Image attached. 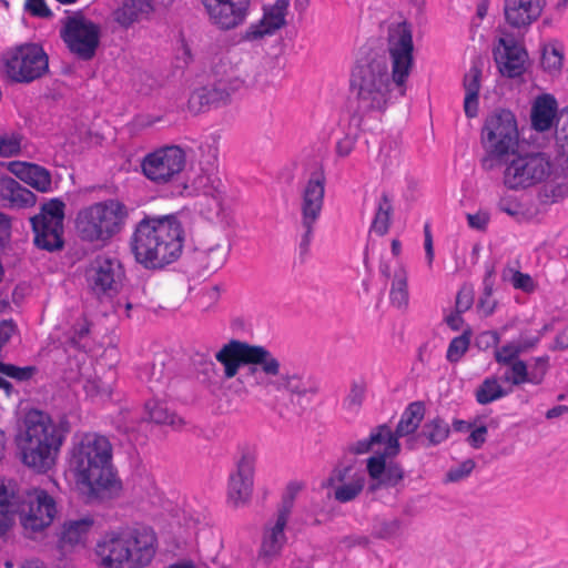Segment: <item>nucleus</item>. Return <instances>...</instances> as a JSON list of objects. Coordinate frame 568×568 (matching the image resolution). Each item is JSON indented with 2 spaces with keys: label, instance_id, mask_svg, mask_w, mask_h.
<instances>
[{
  "label": "nucleus",
  "instance_id": "1",
  "mask_svg": "<svg viewBox=\"0 0 568 568\" xmlns=\"http://www.w3.org/2000/svg\"><path fill=\"white\" fill-rule=\"evenodd\" d=\"M388 45H375L367 42L361 47L356 64L351 74L349 98L351 120L361 126L366 115L384 112L390 101V87L398 88L405 95V83L414 63V43L412 27L400 22L389 28Z\"/></svg>",
  "mask_w": 568,
  "mask_h": 568
},
{
  "label": "nucleus",
  "instance_id": "2",
  "mask_svg": "<svg viewBox=\"0 0 568 568\" xmlns=\"http://www.w3.org/2000/svg\"><path fill=\"white\" fill-rule=\"evenodd\" d=\"M184 227L178 213L145 214L134 226L130 248L145 270L161 271L182 257L184 273L203 276L220 270L229 248L215 244L207 248L190 247L183 253Z\"/></svg>",
  "mask_w": 568,
  "mask_h": 568
},
{
  "label": "nucleus",
  "instance_id": "3",
  "mask_svg": "<svg viewBox=\"0 0 568 568\" xmlns=\"http://www.w3.org/2000/svg\"><path fill=\"white\" fill-rule=\"evenodd\" d=\"M67 463L84 504L100 505L120 497L123 485L113 465V448L108 437L84 434L72 444Z\"/></svg>",
  "mask_w": 568,
  "mask_h": 568
},
{
  "label": "nucleus",
  "instance_id": "4",
  "mask_svg": "<svg viewBox=\"0 0 568 568\" xmlns=\"http://www.w3.org/2000/svg\"><path fill=\"white\" fill-rule=\"evenodd\" d=\"M23 427L16 435L21 462L37 473H47L55 464L57 454L71 432L67 415L54 422L42 410L30 409L24 414Z\"/></svg>",
  "mask_w": 568,
  "mask_h": 568
},
{
  "label": "nucleus",
  "instance_id": "5",
  "mask_svg": "<svg viewBox=\"0 0 568 568\" xmlns=\"http://www.w3.org/2000/svg\"><path fill=\"white\" fill-rule=\"evenodd\" d=\"M58 513L54 498L43 488L21 486L9 489L0 485V536L18 516L26 535L49 527Z\"/></svg>",
  "mask_w": 568,
  "mask_h": 568
},
{
  "label": "nucleus",
  "instance_id": "6",
  "mask_svg": "<svg viewBox=\"0 0 568 568\" xmlns=\"http://www.w3.org/2000/svg\"><path fill=\"white\" fill-rule=\"evenodd\" d=\"M156 536L151 528L126 529L106 535L95 546L103 568H144L156 550Z\"/></svg>",
  "mask_w": 568,
  "mask_h": 568
},
{
  "label": "nucleus",
  "instance_id": "7",
  "mask_svg": "<svg viewBox=\"0 0 568 568\" xmlns=\"http://www.w3.org/2000/svg\"><path fill=\"white\" fill-rule=\"evenodd\" d=\"M518 139L516 115L508 109H495L486 116L480 132V143L485 150L481 168L490 171L506 164L508 155L516 153Z\"/></svg>",
  "mask_w": 568,
  "mask_h": 568
},
{
  "label": "nucleus",
  "instance_id": "8",
  "mask_svg": "<svg viewBox=\"0 0 568 568\" xmlns=\"http://www.w3.org/2000/svg\"><path fill=\"white\" fill-rule=\"evenodd\" d=\"M129 207L118 199H108L79 211L75 230L85 242L108 243L122 232L129 219Z\"/></svg>",
  "mask_w": 568,
  "mask_h": 568
},
{
  "label": "nucleus",
  "instance_id": "9",
  "mask_svg": "<svg viewBox=\"0 0 568 568\" xmlns=\"http://www.w3.org/2000/svg\"><path fill=\"white\" fill-rule=\"evenodd\" d=\"M383 442L385 448L383 452H375L372 456L366 459V470L371 478L365 494L371 496L372 500H375V494L381 488H394L405 477V471L398 463H387V458L396 457L400 452L399 438L397 432H392L389 426L386 424L385 432H382Z\"/></svg>",
  "mask_w": 568,
  "mask_h": 568
},
{
  "label": "nucleus",
  "instance_id": "10",
  "mask_svg": "<svg viewBox=\"0 0 568 568\" xmlns=\"http://www.w3.org/2000/svg\"><path fill=\"white\" fill-rule=\"evenodd\" d=\"M3 72L11 83L30 84L50 72L49 57L41 44L17 45L4 59Z\"/></svg>",
  "mask_w": 568,
  "mask_h": 568
},
{
  "label": "nucleus",
  "instance_id": "11",
  "mask_svg": "<svg viewBox=\"0 0 568 568\" xmlns=\"http://www.w3.org/2000/svg\"><path fill=\"white\" fill-rule=\"evenodd\" d=\"M60 38L69 51L81 61H90L100 45L101 28L98 23L85 18L82 11L62 20Z\"/></svg>",
  "mask_w": 568,
  "mask_h": 568
},
{
  "label": "nucleus",
  "instance_id": "12",
  "mask_svg": "<svg viewBox=\"0 0 568 568\" xmlns=\"http://www.w3.org/2000/svg\"><path fill=\"white\" fill-rule=\"evenodd\" d=\"M326 176L323 166L311 172L310 178L302 192V226L304 233L298 244L300 257L305 260L310 252V245L313 239V227L318 220L325 195Z\"/></svg>",
  "mask_w": 568,
  "mask_h": 568
},
{
  "label": "nucleus",
  "instance_id": "13",
  "mask_svg": "<svg viewBox=\"0 0 568 568\" xmlns=\"http://www.w3.org/2000/svg\"><path fill=\"white\" fill-rule=\"evenodd\" d=\"M552 169L550 156L545 152L518 154L507 165L504 182L511 190L526 189L547 180Z\"/></svg>",
  "mask_w": 568,
  "mask_h": 568
},
{
  "label": "nucleus",
  "instance_id": "14",
  "mask_svg": "<svg viewBox=\"0 0 568 568\" xmlns=\"http://www.w3.org/2000/svg\"><path fill=\"white\" fill-rule=\"evenodd\" d=\"M84 275L90 292L102 300L111 298L120 293L125 271L119 258L99 254L87 266Z\"/></svg>",
  "mask_w": 568,
  "mask_h": 568
},
{
  "label": "nucleus",
  "instance_id": "15",
  "mask_svg": "<svg viewBox=\"0 0 568 568\" xmlns=\"http://www.w3.org/2000/svg\"><path fill=\"white\" fill-rule=\"evenodd\" d=\"M185 162L183 149L169 145L148 153L141 161V169L148 180L156 184H165L179 179Z\"/></svg>",
  "mask_w": 568,
  "mask_h": 568
},
{
  "label": "nucleus",
  "instance_id": "16",
  "mask_svg": "<svg viewBox=\"0 0 568 568\" xmlns=\"http://www.w3.org/2000/svg\"><path fill=\"white\" fill-rule=\"evenodd\" d=\"M243 84L244 81L233 74L214 78L193 90L189 98V108L197 113L221 108L231 101V95Z\"/></svg>",
  "mask_w": 568,
  "mask_h": 568
},
{
  "label": "nucleus",
  "instance_id": "17",
  "mask_svg": "<svg viewBox=\"0 0 568 568\" xmlns=\"http://www.w3.org/2000/svg\"><path fill=\"white\" fill-rule=\"evenodd\" d=\"M265 356L264 346L240 339H231L215 354V359L223 366L222 378L231 379L246 364H257Z\"/></svg>",
  "mask_w": 568,
  "mask_h": 568
},
{
  "label": "nucleus",
  "instance_id": "18",
  "mask_svg": "<svg viewBox=\"0 0 568 568\" xmlns=\"http://www.w3.org/2000/svg\"><path fill=\"white\" fill-rule=\"evenodd\" d=\"M210 22L221 31L242 26L250 11L252 0H200Z\"/></svg>",
  "mask_w": 568,
  "mask_h": 568
},
{
  "label": "nucleus",
  "instance_id": "19",
  "mask_svg": "<svg viewBox=\"0 0 568 568\" xmlns=\"http://www.w3.org/2000/svg\"><path fill=\"white\" fill-rule=\"evenodd\" d=\"M300 489L301 486L294 481H291L287 485L282 497L281 506L277 509L275 525L272 527L271 532L264 537L260 549V556L272 558L280 552L283 540L285 539L284 528L287 524L288 516L294 505V499Z\"/></svg>",
  "mask_w": 568,
  "mask_h": 568
},
{
  "label": "nucleus",
  "instance_id": "20",
  "mask_svg": "<svg viewBox=\"0 0 568 568\" xmlns=\"http://www.w3.org/2000/svg\"><path fill=\"white\" fill-rule=\"evenodd\" d=\"M498 47L493 50L494 60L501 75L515 79L524 74L527 50L518 44L513 36L499 38Z\"/></svg>",
  "mask_w": 568,
  "mask_h": 568
},
{
  "label": "nucleus",
  "instance_id": "21",
  "mask_svg": "<svg viewBox=\"0 0 568 568\" xmlns=\"http://www.w3.org/2000/svg\"><path fill=\"white\" fill-rule=\"evenodd\" d=\"M253 477L254 457L248 453L243 454L236 464V470L229 477L227 498L233 506L239 507L250 499L253 490Z\"/></svg>",
  "mask_w": 568,
  "mask_h": 568
},
{
  "label": "nucleus",
  "instance_id": "22",
  "mask_svg": "<svg viewBox=\"0 0 568 568\" xmlns=\"http://www.w3.org/2000/svg\"><path fill=\"white\" fill-rule=\"evenodd\" d=\"M290 0H276L272 6L263 7V17L252 23L242 36L245 41H255L265 36H272L286 24Z\"/></svg>",
  "mask_w": 568,
  "mask_h": 568
},
{
  "label": "nucleus",
  "instance_id": "23",
  "mask_svg": "<svg viewBox=\"0 0 568 568\" xmlns=\"http://www.w3.org/2000/svg\"><path fill=\"white\" fill-rule=\"evenodd\" d=\"M265 356L257 364H246V369L239 377V382L252 387L260 386L266 392H272L273 377L280 375L281 363L264 347Z\"/></svg>",
  "mask_w": 568,
  "mask_h": 568
},
{
  "label": "nucleus",
  "instance_id": "24",
  "mask_svg": "<svg viewBox=\"0 0 568 568\" xmlns=\"http://www.w3.org/2000/svg\"><path fill=\"white\" fill-rule=\"evenodd\" d=\"M8 170L38 192L47 193L52 189L51 172L42 165L26 161H11L8 164Z\"/></svg>",
  "mask_w": 568,
  "mask_h": 568
},
{
  "label": "nucleus",
  "instance_id": "25",
  "mask_svg": "<svg viewBox=\"0 0 568 568\" xmlns=\"http://www.w3.org/2000/svg\"><path fill=\"white\" fill-rule=\"evenodd\" d=\"M558 102L550 93L538 95L530 109V126L536 132H549L556 126L558 119Z\"/></svg>",
  "mask_w": 568,
  "mask_h": 568
},
{
  "label": "nucleus",
  "instance_id": "26",
  "mask_svg": "<svg viewBox=\"0 0 568 568\" xmlns=\"http://www.w3.org/2000/svg\"><path fill=\"white\" fill-rule=\"evenodd\" d=\"M541 0H505L504 14L513 28H526L537 20L542 11Z\"/></svg>",
  "mask_w": 568,
  "mask_h": 568
},
{
  "label": "nucleus",
  "instance_id": "27",
  "mask_svg": "<svg viewBox=\"0 0 568 568\" xmlns=\"http://www.w3.org/2000/svg\"><path fill=\"white\" fill-rule=\"evenodd\" d=\"M43 220V215H34L30 219L34 234L33 244L50 253L62 251L64 248L63 230H59Z\"/></svg>",
  "mask_w": 568,
  "mask_h": 568
},
{
  "label": "nucleus",
  "instance_id": "28",
  "mask_svg": "<svg viewBox=\"0 0 568 568\" xmlns=\"http://www.w3.org/2000/svg\"><path fill=\"white\" fill-rule=\"evenodd\" d=\"M93 525L94 519L89 515L79 519L65 520L58 535V546L61 549H64L73 548L78 545H84Z\"/></svg>",
  "mask_w": 568,
  "mask_h": 568
},
{
  "label": "nucleus",
  "instance_id": "29",
  "mask_svg": "<svg viewBox=\"0 0 568 568\" xmlns=\"http://www.w3.org/2000/svg\"><path fill=\"white\" fill-rule=\"evenodd\" d=\"M272 392H287L298 397L308 394L315 395L320 392V384L312 377H304L300 374H281L273 377Z\"/></svg>",
  "mask_w": 568,
  "mask_h": 568
},
{
  "label": "nucleus",
  "instance_id": "30",
  "mask_svg": "<svg viewBox=\"0 0 568 568\" xmlns=\"http://www.w3.org/2000/svg\"><path fill=\"white\" fill-rule=\"evenodd\" d=\"M481 74L483 64L479 60H475L473 61L468 72L464 75V111L468 119L476 118L478 114Z\"/></svg>",
  "mask_w": 568,
  "mask_h": 568
},
{
  "label": "nucleus",
  "instance_id": "31",
  "mask_svg": "<svg viewBox=\"0 0 568 568\" xmlns=\"http://www.w3.org/2000/svg\"><path fill=\"white\" fill-rule=\"evenodd\" d=\"M426 406L423 400L409 403L403 410L399 422L395 428L397 436H408L418 429L424 419Z\"/></svg>",
  "mask_w": 568,
  "mask_h": 568
},
{
  "label": "nucleus",
  "instance_id": "32",
  "mask_svg": "<svg viewBox=\"0 0 568 568\" xmlns=\"http://www.w3.org/2000/svg\"><path fill=\"white\" fill-rule=\"evenodd\" d=\"M196 378L207 386L219 387L224 379L220 369L209 354L196 353L192 358Z\"/></svg>",
  "mask_w": 568,
  "mask_h": 568
},
{
  "label": "nucleus",
  "instance_id": "33",
  "mask_svg": "<svg viewBox=\"0 0 568 568\" xmlns=\"http://www.w3.org/2000/svg\"><path fill=\"white\" fill-rule=\"evenodd\" d=\"M153 9L151 0H126L115 10L114 19L120 26L129 28L140 19L141 14H148Z\"/></svg>",
  "mask_w": 568,
  "mask_h": 568
},
{
  "label": "nucleus",
  "instance_id": "34",
  "mask_svg": "<svg viewBox=\"0 0 568 568\" xmlns=\"http://www.w3.org/2000/svg\"><path fill=\"white\" fill-rule=\"evenodd\" d=\"M144 410L148 420L156 425H169L172 427H180L183 425V419L174 412H171L165 402L158 398L146 400Z\"/></svg>",
  "mask_w": 568,
  "mask_h": 568
},
{
  "label": "nucleus",
  "instance_id": "35",
  "mask_svg": "<svg viewBox=\"0 0 568 568\" xmlns=\"http://www.w3.org/2000/svg\"><path fill=\"white\" fill-rule=\"evenodd\" d=\"M450 435L449 425L439 415L427 420L419 433L416 434V439H426L423 443L425 447H433L444 443Z\"/></svg>",
  "mask_w": 568,
  "mask_h": 568
},
{
  "label": "nucleus",
  "instance_id": "36",
  "mask_svg": "<svg viewBox=\"0 0 568 568\" xmlns=\"http://www.w3.org/2000/svg\"><path fill=\"white\" fill-rule=\"evenodd\" d=\"M404 528L402 519L394 517L387 518L382 515H376L372 518L371 535L372 537L381 540H392L398 538Z\"/></svg>",
  "mask_w": 568,
  "mask_h": 568
},
{
  "label": "nucleus",
  "instance_id": "37",
  "mask_svg": "<svg viewBox=\"0 0 568 568\" xmlns=\"http://www.w3.org/2000/svg\"><path fill=\"white\" fill-rule=\"evenodd\" d=\"M2 186L6 191V196L18 207H30L37 202V195L13 178H4L2 180Z\"/></svg>",
  "mask_w": 568,
  "mask_h": 568
},
{
  "label": "nucleus",
  "instance_id": "38",
  "mask_svg": "<svg viewBox=\"0 0 568 568\" xmlns=\"http://www.w3.org/2000/svg\"><path fill=\"white\" fill-rule=\"evenodd\" d=\"M511 389L504 388L496 376L486 377L476 388L475 398L479 405H488L509 395Z\"/></svg>",
  "mask_w": 568,
  "mask_h": 568
},
{
  "label": "nucleus",
  "instance_id": "39",
  "mask_svg": "<svg viewBox=\"0 0 568 568\" xmlns=\"http://www.w3.org/2000/svg\"><path fill=\"white\" fill-rule=\"evenodd\" d=\"M145 376L151 384L152 392H163L171 379V373L165 369L163 356L155 357L151 364H146L143 368L142 376Z\"/></svg>",
  "mask_w": 568,
  "mask_h": 568
},
{
  "label": "nucleus",
  "instance_id": "40",
  "mask_svg": "<svg viewBox=\"0 0 568 568\" xmlns=\"http://www.w3.org/2000/svg\"><path fill=\"white\" fill-rule=\"evenodd\" d=\"M495 286V264L486 262L485 263V275L483 278V294L478 300L477 307L483 312L484 316H490L494 314L497 302L490 301V297L494 293Z\"/></svg>",
  "mask_w": 568,
  "mask_h": 568
},
{
  "label": "nucleus",
  "instance_id": "41",
  "mask_svg": "<svg viewBox=\"0 0 568 568\" xmlns=\"http://www.w3.org/2000/svg\"><path fill=\"white\" fill-rule=\"evenodd\" d=\"M392 212V199L387 192H383L371 229L381 236L385 235L389 230Z\"/></svg>",
  "mask_w": 568,
  "mask_h": 568
},
{
  "label": "nucleus",
  "instance_id": "42",
  "mask_svg": "<svg viewBox=\"0 0 568 568\" xmlns=\"http://www.w3.org/2000/svg\"><path fill=\"white\" fill-rule=\"evenodd\" d=\"M90 331L91 323L87 317H82L72 325L67 334L65 345L73 349L85 352L88 345L83 341L89 336Z\"/></svg>",
  "mask_w": 568,
  "mask_h": 568
},
{
  "label": "nucleus",
  "instance_id": "43",
  "mask_svg": "<svg viewBox=\"0 0 568 568\" xmlns=\"http://www.w3.org/2000/svg\"><path fill=\"white\" fill-rule=\"evenodd\" d=\"M564 61V52L560 45L549 44L542 48L540 64L544 71L550 74L560 72Z\"/></svg>",
  "mask_w": 568,
  "mask_h": 568
},
{
  "label": "nucleus",
  "instance_id": "44",
  "mask_svg": "<svg viewBox=\"0 0 568 568\" xmlns=\"http://www.w3.org/2000/svg\"><path fill=\"white\" fill-rule=\"evenodd\" d=\"M64 209V202L59 197H53L41 206V212L38 215H43L45 223L63 230Z\"/></svg>",
  "mask_w": 568,
  "mask_h": 568
},
{
  "label": "nucleus",
  "instance_id": "45",
  "mask_svg": "<svg viewBox=\"0 0 568 568\" xmlns=\"http://www.w3.org/2000/svg\"><path fill=\"white\" fill-rule=\"evenodd\" d=\"M471 337L470 327L466 328L459 336L454 337L448 345L446 358L449 363H457L468 351Z\"/></svg>",
  "mask_w": 568,
  "mask_h": 568
},
{
  "label": "nucleus",
  "instance_id": "46",
  "mask_svg": "<svg viewBox=\"0 0 568 568\" xmlns=\"http://www.w3.org/2000/svg\"><path fill=\"white\" fill-rule=\"evenodd\" d=\"M389 298L392 304L398 308L408 304L407 278L403 270L395 274L389 292Z\"/></svg>",
  "mask_w": 568,
  "mask_h": 568
},
{
  "label": "nucleus",
  "instance_id": "47",
  "mask_svg": "<svg viewBox=\"0 0 568 568\" xmlns=\"http://www.w3.org/2000/svg\"><path fill=\"white\" fill-rule=\"evenodd\" d=\"M365 487V477L356 475L351 483L343 484L335 489L334 497L339 503L355 499Z\"/></svg>",
  "mask_w": 568,
  "mask_h": 568
},
{
  "label": "nucleus",
  "instance_id": "48",
  "mask_svg": "<svg viewBox=\"0 0 568 568\" xmlns=\"http://www.w3.org/2000/svg\"><path fill=\"white\" fill-rule=\"evenodd\" d=\"M501 277L504 281H509L516 290H521L525 293H532L536 288V284L529 274L511 267L505 268Z\"/></svg>",
  "mask_w": 568,
  "mask_h": 568
},
{
  "label": "nucleus",
  "instance_id": "49",
  "mask_svg": "<svg viewBox=\"0 0 568 568\" xmlns=\"http://www.w3.org/2000/svg\"><path fill=\"white\" fill-rule=\"evenodd\" d=\"M39 372L37 366H17L14 364L4 363L0 361V374L16 379L17 382H28Z\"/></svg>",
  "mask_w": 568,
  "mask_h": 568
},
{
  "label": "nucleus",
  "instance_id": "50",
  "mask_svg": "<svg viewBox=\"0 0 568 568\" xmlns=\"http://www.w3.org/2000/svg\"><path fill=\"white\" fill-rule=\"evenodd\" d=\"M385 429L386 424L378 425L371 432L367 438L357 440L356 443L349 445L348 452L355 455H362L371 452L374 445L382 444V432H385Z\"/></svg>",
  "mask_w": 568,
  "mask_h": 568
},
{
  "label": "nucleus",
  "instance_id": "51",
  "mask_svg": "<svg viewBox=\"0 0 568 568\" xmlns=\"http://www.w3.org/2000/svg\"><path fill=\"white\" fill-rule=\"evenodd\" d=\"M505 365L509 368L501 377L504 382L511 383L515 386L529 383L528 365L525 361H517Z\"/></svg>",
  "mask_w": 568,
  "mask_h": 568
},
{
  "label": "nucleus",
  "instance_id": "52",
  "mask_svg": "<svg viewBox=\"0 0 568 568\" xmlns=\"http://www.w3.org/2000/svg\"><path fill=\"white\" fill-rule=\"evenodd\" d=\"M555 128V141L558 153L568 156V111L559 115Z\"/></svg>",
  "mask_w": 568,
  "mask_h": 568
},
{
  "label": "nucleus",
  "instance_id": "53",
  "mask_svg": "<svg viewBox=\"0 0 568 568\" xmlns=\"http://www.w3.org/2000/svg\"><path fill=\"white\" fill-rule=\"evenodd\" d=\"M523 351L517 342H509L495 351V361L498 364H513L519 358Z\"/></svg>",
  "mask_w": 568,
  "mask_h": 568
},
{
  "label": "nucleus",
  "instance_id": "54",
  "mask_svg": "<svg viewBox=\"0 0 568 568\" xmlns=\"http://www.w3.org/2000/svg\"><path fill=\"white\" fill-rule=\"evenodd\" d=\"M21 135L18 133L0 135V156H16L21 151Z\"/></svg>",
  "mask_w": 568,
  "mask_h": 568
},
{
  "label": "nucleus",
  "instance_id": "55",
  "mask_svg": "<svg viewBox=\"0 0 568 568\" xmlns=\"http://www.w3.org/2000/svg\"><path fill=\"white\" fill-rule=\"evenodd\" d=\"M366 393V385L364 382L353 381L351 384L349 393L344 399V406L347 409L358 408L362 406Z\"/></svg>",
  "mask_w": 568,
  "mask_h": 568
},
{
  "label": "nucleus",
  "instance_id": "56",
  "mask_svg": "<svg viewBox=\"0 0 568 568\" xmlns=\"http://www.w3.org/2000/svg\"><path fill=\"white\" fill-rule=\"evenodd\" d=\"M475 298L474 286L469 283L462 285L456 295L455 310L459 313H465L471 308Z\"/></svg>",
  "mask_w": 568,
  "mask_h": 568
},
{
  "label": "nucleus",
  "instance_id": "57",
  "mask_svg": "<svg viewBox=\"0 0 568 568\" xmlns=\"http://www.w3.org/2000/svg\"><path fill=\"white\" fill-rule=\"evenodd\" d=\"M548 356L536 357L534 364L530 369H528L529 374V384L540 385L544 382V378L548 371Z\"/></svg>",
  "mask_w": 568,
  "mask_h": 568
},
{
  "label": "nucleus",
  "instance_id": "58",
  "mask_svg": "<svg viewBox=\"0 0 568 568\" xmlns=\"http://www.w3.org/2000/svg\"><path fill=\"white\" fill-rule=\"evenodd\" d=\"M475 468L473 459H466L455 467L449 468L446 473V480L448 483H457L468 477Z\"/></svg>",
  "mask_w": 568,
  "mask_h": 568
},
{
  "label": "nucleus",
  "instance_id": "59",
  "mask_svg": "<svg viewBox=\"0 0 568 568\" xmlns=\"http://www.w3.org/2000/svg\"><path fill=\"white\" fill-rule=\"evenodd\" d=\"M24 11L30 13L32 17L42 19H51L54 16L45 0H26Z\"/></svg>",
  "mask_w": 568,
  "mask_h": 568
},
{
  "label": "nucleus",
  "instance_id": "60",
  "mask_svg": "<svg viewBox=\"0 0 568 568\" xmlns=\"http://www.w3.org/2000/svg\"><path fill=\"white\" fill-rule=\"evenodd\" d=\"M500 342V336L496 331H485L479 333L475 338V346L479 351H487L496 347Z\"/></svg>",
  "mask_w": 568,
  "mask_h": 568
},
{
  "label": "nucleus",
  "instance_id": "61",
  "mask_svg": "<svg viewBox=\"0 0 568 568\" xmlns=\"http://www.w3.org/2000/svg\"><path fill=\"white\" fill-rule=\"evenodd\" d=\"M488 433V426L485 424L476 425L466 442L474 449H480L486 443V436Z\"/></svg>",
  "mask_w": 568,
  "mask_h": 568
},
{
  "label": "nucleus",
  "instance_id": "62",
  "mask_svg": "<svg viewBox=\"0 0 568 568\" xmlns=\"http://www.w3.org/2000/svg\"><path fill=\"white\" fill-rule=\"evenodd\" d=\"M17 328V324L11 318L0 321V357L3 346L11 339Z\"/></svg>",
  "mask_w": 568,
  "mask_h": 568
},
{
  "label": "nucleus",
  "instance_id": "63",
  "mask_svg": "<svg viewBox=\"0 0 568 568\" xmlns=\"http://www.w3.org/2000/svg\"><path fill=\"white\" fill-rule=\"evenodd\" d=\"M357 141V134L346 133L343 139H339L336 143V153L338 156H347L353 151Z\"/></svg>",
  "mask_w": 568,
  "mask_h": 568
},
{
  "label": "nucleus",
  "instance_id": "64",
  "mask_svg": "<svg viewBox=\"0 0 568 568\" xmlns=\"http://www.w3.org/2000/svg\"><path fill=\"white\" fill-rule=\"evenodd\" d=\"M520 203L511 196L500 197L498 201L497 207L499 211L510 215L516 216L520 213Z\"/></svg>",
  "mask_w": 568,
  "mask_h": 568
}]
</instances>
